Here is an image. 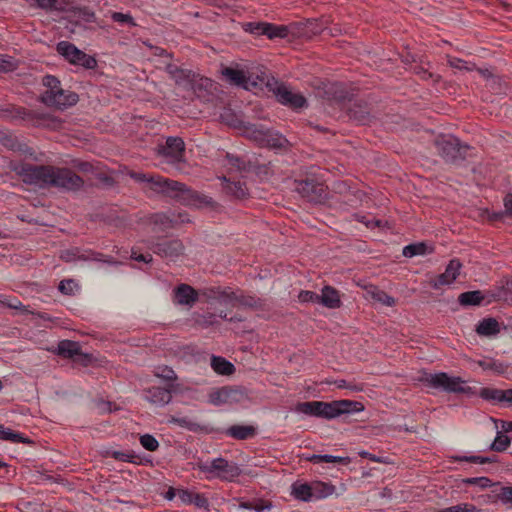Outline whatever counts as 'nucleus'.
<instances>
[{"label": "nucleus", "mask_w": 512, "mask_h": 512, "mask_svg": "<svg viewBox=\"0 0 512 512\" xmlns=\"http://www.w3.org/2000/svg\"><path fill=\"white\" fill-rule=\"evenodd\" d=\"M129 175L135 181H137L139 183H146L147 185L149 183V179L152 176L150 174H144V173H138V172H131Z\"/></svg>", "instance_id": "obj_59"}, {"label": "nucleus", "mask_w": 512, "mask_h": 512, "mask_svg": "<svg viewBox=\"0 0 512 512\" xmlns=\"http://www.w3.org/2000/svg\"><path fill=\"white\" fill-rule=\"evenodd\" d=\"M217 299L221 302L230 303L232 301H237L239 304L244 306L253 307L257 304V300L253 297L246 296H236L234 292L220 291L218 292Z\"/></svg>", "instance_id": "obj_27"}, {"label": "nucleus", "mask_w": 512, "mask_h": 512, "mask_svg": "<svg viewBox=\"0 0 512 512\" xmlns=\"http://www.w3.org/2000/svg\"><path fill=\"white\" fill-rule=\"evenodd\" d=\"M224 183V190L228 195H231L238 199H243L248 195L247 188L244 183L237 181L231 182L225 176L220 178Z\"/></svg>", "instance_id": "obj_26"}, {"label": "nucleus", "mask_w": 512, "mask_h": 512, "mask_svg": "<svg viewBox=\"0 0 512 512\" xmlns=\"http://www.w3.org/2000/svg\"><path fill=\"white\" fill-rule=\"evenodd\" d=\"M253 135L256 140L274 148H282L288 143L286 138L278 135H271L269 130L264 131L262 129H254Z\"/></svg>", "instance_id": "obj_21"}, {"label": "nucleus", "mask_w": 512, "mask_h": 512, "mask_svg": "<svg viewBox=\"0 0 512 512\" xmlns=\"http://www.w3.org/2000/svg\"><path fill=\"white\" fill-rule=\"evenodd\" d=\"M3 304H5L7 307L15 310H20L22 313H31L35 314L34 312L28 310L26 306H24L19 300H8V301H2Z\"/></svg>", "instance_id": "obj_53"}, {"label": "nucleus", "mask_w": 512, "mask_h": 512, "mask_svg": "<svg viewBox=\"0 0 512 512\" xmlns=\"http://www.w3.org/2000/svg\"><path fill=\"white\" fill-rule=\"evenodd\" d=\"M231 397V390L222 387L220 389L214 390L209 394V402L213 405L220 406L228 402Z\"/></svg>", "instance_id": "obj_32"}, {"label": "nucleus", "mask_w": 512, "mask_h": 512, "mask_svg": "<svg viewBox=\"0 0 512 512\" xmlns=\"http://www.w3.org/2000/svg\"><path fill=\"white\" fill-rule=\"evenodd\" d=\"M229 164L238 170L244 169V163L238 157L227 154Z\"/></svg>", "instance_id": "obj_61"}, {"label": "nucleus", "mask_w": 512, "mask_h": 512, "mask_svg": "<svg viewBox=\"0 0 512 512\" xmlns=\"http://www.w3.org/2000/svg\"><path fill=\"white\" fill-rule=\"evenodd\" d=\"M498 497L503 503H512V487H502Z\"/></svg>", "instance_id": "obj_58"}, {"label": "nucleus", "mask_w": 512, "mask_h": 512, "mask_svg": "<svg viewBox=\"0 0 512 512\" xmlns=\"http://www.w3.org/2000/svg\"><path fill=\"white\" fill-rule=\"evenodd\" d=\"M78 17L85 22H94L95 21V13L87 7L79 8L77 10Z\"/></svg>", "instance_id": "obj_54"}, {"label": "nucleus", "mask_w": 512, "mask_h": 512, "mask_svg": "<svg viewBox=\"0 0 512 512\" xmlns=\"http://www.w3.org/2000/svg\"><path fill=\"white\" fill-rule=\"evenodd\" d=\"M223 75L236 85H246V75L242 70L227 67L223 70Z\"/></svg>", "instance_id": "obj_35"}, {"label": "nucleus", "mask_w": 512, "mask_h": 512, "mask_svg": "<svg viewBox=\"0 0 512 512\" xmlns=\"http://www.w3.org/2000/svg\"><path fill=\"white\" fill-rule=\"evenodd\" d=\"M311 460H313L316 463H341V464H348L350 462L349 457H340V456H333V455H314Z\"/></svg>", "instance_id": "obj_40"}, {"label": "nucleus", "mask_w": 512, "mask_h": 512, "mask_svg": "<svg viewBox=\"0 0 512 512\" xmlns=\"http://www.w3.org/2000/svg\"><path fill=\"white\" fill-rule=\"evenodd\" d=\"M175 299L179 305L192 306L198 300L197 291L188 284H180L175 290Z\"/></svg>", "instance_id": "obj_20"}, {"label": "nucleus", "mask_w": 512, "mask_h": 512, "mask_svg": "<svg viewBox=\"0 0 512 512\" xmlns=\"http://www.w3.org/2000/svg\"><path fill=\"white\" fill-rule=\"evenodd\" d=\"M266 85L283 105L294 109H299L307 105V101L303 95L293 92L285 84L279 83L274 78L268 79Z\"/></svg>", "instance_id": "obj_6"}, {"label": "nucleus", "mask_w": 512, "mask_h": 512, "mask_svg": "<svg viewBox=\"0 0 512 512\" xmlns=\"http://www.w3.org/2000/svg\"><path fill=\"white\" fill-rule=\"evenodd\" d=\"M481 397L486 400H491L497 403L503 402V390L494 388H484L480 393Z\"/></svg>", "instance_id": "obj_42"}, {"label": "nucleus", "mask_w": 512, "mask_h": 512, "mask_svg": "<svg viewBox=\"0 0 512 512\" xmlns=\"http://www.w3.org/2000/svg\"><path fill=\"white\" fill-rule=\"evenodd\" d=\"M478 508L470 503H461L455 506L447 507L438 512H478Z\"/></svg>", "instance_id": "obj_44"}, {"label": "nucleus", "mask_w": 512, "mask_h": 512, "mask_svg": "<svg viewBox=\"0 0 512 512\" xmlns=\"http://www.w3.org/2000/svg\"><path fill=\"white\" fill-rule=\"evenodd\" d=\"M0 440L10 441L12 443H32V441L23 434L15 432L2 424H0Z\"/></svg>", "instance_id": "obj_30"}, {"label": "nucleus", "mask_w": 512, "mask_h": 512, "mask_svg": "<svg viewBox=\"0 0 512 512\" xmlns=\"http://www.w3.org/2000/svg\"><path fill=\"white\" fill-rule=\"evenodd\" d=\"M462 269V263L460 260L454 258L449 261L445 268V271L429 280V286L435 290L440 289L442 286H448L454 283L457 277L460 275Z\"/></svg>", "instance_id": "obj_12"}, {"label": "nucleus", "mask_w": 512, "mask_h": 512, "mask_svg": "<svg viewBox=\"0 0 512 512\" xmlns=\"http://www.w3.org/2000/svg\"><path fill=\"white\" fill-rule=\"evenodd\" d=\"M295 411L308 416H314L324 419H334V407L332 402L323 401H307L300 402L296 405Z\"/></svg>", "instance_id": "obj_9"}, {"label": "nucleus", "mask_w": 512, "mask_h": 512, "mask_svg": "<svg viewBox=\"0 0 512 512\" xmlns=\"http://www.w3.org/2000/svg\"><path fill=\"white\" fill-rule=\"evenodd\" d=\"M56 50L73 65H79L86 69H94L97 66V61L93 56L86 54L68 41L59 42Z\"/></svg>", "instance_id": "obj_7"}, {"label": "nucleus", "mask_w": 512, "mask_h": 512, "mask_svg": "<svg viewBox=\"0 0 512 512\" xmlns=\"http://www.w3.org/2000/svg\"><path fill=\"white\" fill-rule=\"evenodd\" d=\"M226 434L237 440H246L255 436L256 429L251 425H233L226 430Z\"/></svg>", "instance_id": "obj_25"}, {"label": "nucleus", "mask_w": 512, "mask_h": 512, "mask_svg": "<svg viewBox=\"0 0 512 512\" xmlns=\"http://www.w3.org/2000/svg\"><path fill=\"white\" fill-rule=\"evenodd\" d=\"M435 147L438 154L448 163H458L472 156L473 148L462 143L453 135H441L435 140Z\"/></svg>", "instance_id": "obj_2"}, {"label": "nucleus", "mask_w": 512, "mask_h": 512, "mask_svg": "<svg viewBox=\"0 0 512 512\" xmlns=\"http://www.w3.org/2000/svg\"><path fill=\"white\" fill-rule=\"evenodd\" d=\"M140 444L143 448L148 451H156L159 447V442L157 439L150 434H144L140 437Z\"/></svg>", "instance_id": "obj_45"}, {"label": "nucleus", "mask_w": 512, "mask_h": 512, "mask_svg": "<svg viewBox=\"0 0 512 512\" xmlns=\"http://www.w3.org/2000/svg\"><path fill=\"white\" fill-rule=\"evenodd\" d=\"M197 468L207 475V479L218 478L229 482L239 477L242 472L238 464L222 457L215 458L210 462H198Z\"/></svg>", "instance_id": "obj_4"}, {"label": "nucleus", "mask_w": 512, "mask_h": 512, "mask_svg": "<svg viewBox=\"0 0 512 512\" xmlns=\"http://www.w3.org/2000/svg\"><path fill=\"white\" fill-rule=\"evenodd\" d=\"M43 85L46 90L41 95V101L49 107L65 109L78 102V95L70 90L63 89L60 81L55 76H45Z\"/></svg>", "instance_id": "obj_1"}, {"label": "nucleus", "mask_w": 512, "mask_h": 512, "mask_svg": "<svg viewBox=\"0 0 512 512\" xmlns=\"http://www.w3.org/2000/svg\"><path fill=\"white\" fill-rule=\"evenodd\" d=\"M193 491H190L188 489H178L177 490V496L181 500L182 503L191 505L192 504V495Z\"/></svg>", "instance_id": "obj_56"}, {"label": "nucleus", "mask_w": 512, "mask_h": 512, "mask_svg": "<svg viewBox=\"0 0 512 512\" xmlns=\"http://www.w3.org/2000/svg\"><path fill=\"white\" fill-rule=\"evenodd\" d=\"M455 461H466V462H471V463H475V464H486V463H491L493 460L489 457H483V456H475V455H472V456H454L452 457Z\"/></svg>", "instance_id": "obj_47"}, {"label": "nucleus", "mask_w": 512, "mask_h": 512, "mask_svg": "<svg viewBox=\"0 0 512 512\" xmlns=\"http://www.w3.org/2000/svg\"><path fill=\"white\" fill-rule=\"evenodd\" d=\"M14 171L22 178L23 182L41 189L51 188L53 166L33 165L29 163L19 164Z\"/></svg>", "instance_id": "obj_3"}, {"label": "nucleus", "mask_w": 512, "mask_h": 512, "mask_svg": "<svg viewBox=\"0 0 512 512\" xmlns=\"http://www.w3.org/2000/svg\"><path fill=\"white\" fill-rule=\"evenodd\" d=\"M211 367L219 375H231L235 371L234 365L220 356H212Z\"/></svg>", "instance_id": "obj_28"}, {"label": "nucleus", "mask_w": 512, "mask_h": 512, "mask_svg": "<svg viewBox=\"0 0 512 512\" xmlns=\"http://www.w3.org/2000/svg\"><path fill=\"white\" fill-rule=\"evenodd\" d=\"M503 288L505 297L512 300V279L508 280Z\"/></svg>", "instance_id": "obj_64"}, {"label": "nucleus", "mask_w": 512, "mask_h": 512, "mask_svg": "<svg viewBox=\"0 0 512 512\" xmlns=\"http://www.w3.org/2000/svg\"><path fill=\"white\" fill-rule=\"evenodd\" d=\"M450 65L457 69H466L471 70L470 67L467 66V62L459 59V58H453L449 61Z\"/></svg>", "instance_id": "obj_60"}, {"label": "nucleus", "mask_w": 512, "mask_h": 512, "mask_svg": "<svg viewBox=\"0 0 512 512\" xmlns=\"http://www.w3.org/2000/svg\"><path fill=\"white\" fill-rule=\"evenodd\" d=\"M250 32L256 35H267L270 39L285 38L288 35V29L283 25H274L270 23H249Z\"/></svg>", "instance_id": "obj_18"}, {"label": "nucleus", "mask_w": 512, "mask_h": 512, "mask_svg": "<svg viewBox=\"0 0 512 512\" xmlns=\"http://www.w3.org/2000/svg\"><path fill=\"white\" fill-rule=\"evenodd\" d=\"M176 199H178L185 205L194 206L196 208H202L204 206H214V201L212 198L188 188L183 183L182 188L179 189V194L178 197H176Z\"/></svg>", "instance_id": "obj_15"}, {"label": "nucleus", "mask_w": 512, "mask_h": 512, "mask_svg": "<svg viewBox=\"0 0 512 512\" xmlns=\"http://www.w3.org/2000/svg\"><path fill=\"white\" fill-rule=\"evenodd\" d=\"M313 485L314 499L326 498L335 492V487L324 482H315Z\"/></svg>", "instance_id": "obj_36"}, {"label": "nucleus", "mask_w": 512, "mask_h": 512, "mask_svg": "<svg viewBox=\"0 0 512 512\" xmlns=\"http://www.w3.org/2000/svg\"><path fill=\"white\" fill-rule=\"evenodd\" d=\"M475 331L479 336L493 337L500 332V324L495 318H484L477 324Z\"/></svg>", "instance_id": "obj_24"}, {"label": "nucleus", "mask_w": 512, "mask_h": 512, "mask_svg": "<svg viewBox=\"0 0 512 512\" xmlns=\"http://www.w3.org/2000/svg\"><path fill=\"white\" fill-rule=\"evenodd\" d=\"M335 418L342 414H350L356 412H362L365 407L361 402L353 400H339L333 401Z\"/></svg>", "instance_id": "obj_23"}, {"label": "nucleus", "mask_w": 512, "mask_h": 512, "mask_svg": "<svg viewBox=\"0 0 512 512\" xmlns=\"http://www.w3.org/2000/svg\"><path fill=\"white\" fill-rule=\"evenodd\" d=\"M429 252H431V249H428V246L425 243L419 242L405 246L402 254L407 258H411L418 255H425Z\"/></svg>", "instance_id": "obj_34"}, {"label": "nucleus", "mask_w": 512, "mask_h": 512, "mask_svg": "<svg viewBox=\"0 0 512 512\" xmlns=\"http://www.w3.org/2000/svg\"><path fill=\"white\" fill-rule=\"evenodd\" d=\"M196 322L202 327H205V328L209 327L211 325H214L217 322L216 315L212 314V313H205V314L199 315L196 318Z\"/></svg>", "instance_id": "obj_50"}, {"label": "nucleus", "mask_w": 512, "mask_h": 512, "mask_svg": "<svg viewBox=\"0 0 512 512\" xmlns=\"http://www.w3.org/2000/svg\"><path fill=\"white\" fill-rule=\"evenodd\" d=\"M484 299L481 291H468L461 293L458 301L462 306L479 305Z\"/></svg>", "instance_id": "obj_31"}, {"label": "nucleus", "mask_w": 512, "mask_h": 512, "mask_svg": "<svg viewBox=\"0 0 512 512\" xmlns=\"http://www.w3.org/2000/svg\"><path fill=\"white\" fill-rule=\"evenodd\" d=\"M272 507L271 503H255L253 504L252 510L255 512H264L266 510H270Z\"/></svg>", "instance_id": "obj_63"}, {"label": "nucleus", "mask_w": 512, "mask_h": 512, "mask_svg": "<svg viewBox=\"0 0 512 512\" xmlns=\"http://www.w3.org/2000/svg\"><path fill=\"white\" fill-rule=\"evenodd\" d=\"M111 456L119 461L129 462V463H137L139 457L135 455L133 452H121V451H113Z\"/></svg>", "instance_id": "obj_46"}, {"label": "nucleus", "mask_w": 512, "mask_h": 512, "mask_svg": "<svg viewBox=\"0 0 512 512\" xmlns=\"http://www.w3.org/2000/svg\"><path fill=\"white\" fill-rule=\"evenodd\" d=\"M153 251L161 257L169 260H175L183 253L184 246L178 239L164 240L155 244Z\"/></svg>", "instance_id": "obj_17"}, {"label": "nucleus", "mask_w": 512, "mask_h": 512, "mask_svg": "<svg viewBox=\"0 0 512 512\" xmlns=\"http://www.w3.org/2000/svg\"><path fill=\"white\" fill-rule=\"evenodd\" d=\"M298 299L301 303H317L319 299V294L308 291V290H302L298 294Z\"/></svg>", "instance_id": "obj_49"}, {"label": "nucleus", "mask_w": 512, "mask_h": 512, "mask_svg": "<svg viewBox=\"0 0 512 512\" xmlns=\"http://www.w3.org/2000/svg\"><path fill=\"white\" fill-rule=\"evenodd\" d=\"M60 258L65 262L97 261L111 263V261L105 259L104 255L101 253H97L88 249H81L78 247H73L62 251L60 254Z\"/></svg>", "instance_id": "obj_13"}, {"label": "nucleus", "mask_w": 512, "mask_h": 512, "mask_svg": "<svg viewBox=\"0 0 512 512\" xmlns=\"http://www.w3.org/2000/svg\"><path fill=\"white\" fill-rule=\"evenodd\" d=\"M31 7L40 8L44 10H57L59 9V0H25Z\"/></svg>", "instance_id": "obj_41"}, {"label": "nucleus", "mask_w": 512, "mask_h": 512, "mask_svg": "<svg viewBox=\"0 0 512 512\" xmlns=\"http://www.w3.org/2000/svg\"><path fill=\"white\" fill-rule=\"evenodd\" d=\"M56 353L83 365H88L91 361V356L81 351L79 343L71 340L60 341Z\"/></svg>", "instance_id": "obj_10"}, {"label": "nucleus", "mask_w": 512, "mask_h": 512, "mask_svg": "<svg viewBox=\"0 0 512 512\" xmlns=\"http://www.w3.org/2000/svg\"><path fill=\"white\" fill-rule=\"evenodd\" d=\"M372 298L385 305V306H388V307H391L393 305H395V299L391 296H389L388 294H386L384 291L382 290H375L372 292Z\"/></svg>", "instance_id": "obj_43"}, {"label": "nucleus", "mask_w": 512, "mask_h": 512, "mask_svg": "<svg viewBox=\"0 0 512 512\" xmlns=\"http://www.w3.org/2000/svg\"><path fill=\"white\" fill-rule=\"evenodd\" d=\"M424 381L433 388H441L449 393H469L471 391L462 378L449 376L444 372L427 374Z\"/></svg>", "instance_id": "obj_5"}, {"label": "nucleus", "mask_w": 512, "mask_h": 512, "mask_svg": "<svg viewBox=\"0 0 512 512\" xmlns=\"http://www.w3.org/2000/svg\"><path fill=\"white\" fill-rule=\"evenodd\" d=\"M153 373L155 377L160 378L166 382H173L177 380L175 371L166 365H159L155 367Z\"/></svg>", "instance_id": "obj_37"}, {"label": "nucleus", "mask_w": 512, "mask_h": 512, "mask_svg": "<svg viewBox=\"0 0 512 512\" xmlns=\"http://www.w3.org/2000/svg\"><path fill=\"white\" fill-rule=\"evenodd\" d=\"M165 70L176 85L185 88L194 86L196 75L191 70L179 68L174 64H168Z\"/></svg>", "instance_id": "obj_19"}, {"label": "nucleus", "mask_w": 512, "mask_h": 512, "mask_svg": "<svg viewBox=\"0 0 512 512\" xmlns=\"http://www.w3.org/2000/svg\"><path fill=\"white\" fill-rule=\"evenodd\" d=\"M148 187L155 193L176 198L178 197L179 189L182 188V183L159 175H152L149 179Z\"/></svg>", "instance_id": "obj_11"}, {"label": "nucleus", "mask_w": 512, "mask_h": 512, "mask_svg": "<svg viewBox=\"0 0 512 512\" xmlns=\"http://www.w3.org/2000/svg\"><path fill=\"white\" fill-rule=\"evenodd\" d=\"M191 500L192 504L195 505L197 508L205 510L209 509V501L203 494L194 492Z\"/></svg>", "instance_id": "obj_51"}, {"label": "nucleus", "mask_w": 512, "mask_h": 512, "mask_svg": "<svg viewBox=\"0 0 512 512\" xmlns=\"http://www.w3.org/2000/svg\"><path fill=\"white\" fill-rule=\"evenodd\" d=\"M84 185V180L68 168L53 166L51 188L65 191H77Z\"/></svg>", "instance_id": "obj_8"}, {"label": "nucleus", "mask_w": 512, "mask_h": 512, "mask_svg": "<svg viewBox=\"0 0 512 512\" xmlns=\"http://www.w3.org/2000/svg\"><path fill=\"white\" fill-rule=\"evenodd\" d=\"M505 214L512 217V194H508L504 198Z\"/></svg>", "instance_id": "obj_62"}, {"label": "nucleus", "mask_w": 512, "mask_h": 512, "mask_svg": "<svg viewBox=\"0 0 512 512\" xmlns=\"http://www.w3.org/2000/svg\"><path fill=\"white\" fill-rule=\"evenodd\" d=\"M173 391H176L173 384L167 388L153 386L143 390V398L155 406L163 407L171 402Z\"/></svg>", "instance_id": "obj_14"}, {"label": "nucleus", "mask_w": 512, "mask_h": 512, "mask_svg": "<svg viewBox=\"0 0 512 512\" xmlns=\"http://www.w3.org/2000/svg\"><path fill=\"white\" fill-rule=\"evenodd\" d=\"M466 484L470 485H479L482 488H486L491 486V480L487 477H474V478H467L464 480Z\"/></svg>", "instance_id": "obj_52"}, {"label": "nucleus", "mask_w": 512, "mask_h": 512, "mask_svg": "<svg viewBox=\"0 0 512 512\" xmlns=\"http://www.w3.org/2000/svg\"><path fill=\"white\" fill-rule=\"evenodd\" d=\"M184 141L179 137H168L166 144L159 149V154L170 159L171 162H179L184 155Z\"/></svg>", "instance_id": "obj_16"}, {"label": "nucleus", "mask_w": 512, "mask_h": 512, "mask_svg": "<svg viewBox=\"0 0 512 512\" xmlns=\"http://www.w3.org/2000/svg\"><path fill=\"white\" fill-rule=\"evenodd\" d=\"M77 288V284L72 279H64L59 283L58 289L61 293L65 295L74 294L75 289Z\"/></svg>", "instance_id": "obj_48"}, {"label": "nucleus", "mask_w": 512, "mask_h": 512, "mask_svg": "<svg viewBox=\"0 0 512 512\" xmlns=\"http://www.w3.org/2000/svg\"><path fill=\"white\" fill-rule=\"evenodd\" d=\"M291 494L298 500L309 502L314 499L313 485L306 483H294Z\"/></svg>", "instance_id": "obj_29"}, {"label": "nucleus", "mask_w": 512, "mask_h": 512, "mask_svg": "<svg viewBox=\"0 0 512 512\" xmlns=\"http://www.w3.org/2000/svg\"><path fill=\"white\" fill-rule=\"evenodd\" d=\"M111 17L117 23L135 25L133 18L129 14L114 12Z\"/></svg>", "instance_id": "obj_55"}, {"label": "nucleus", "mask_w": 512, "mask_h": 512, "mask_svg": "<svg viewBox=\"0 0 512 512\" xmlns=\"http://www.w3.org/2000/svg\"><path fill=\"white\" fill-rule=\"evenodd\" d=\"M16 68L14 61L12 58L8 57H2L0 56V71L1 72H7L14 70Z\"/></svg>", "instance_id": "obj_57"}, {"label": "nucleus", "mask_w": 512, "mask_h": 512, "mask_svg": "<svg viewBox=\"0 0 512 512\" xmlns=\"http://www.w3.org/2000/svg\"><path fill=\"white\" fill-rule=\"evenodd\" d=\"M318 304L330 309L339 308L341 300L338 291L331 286L323 287L321 295H319Z\"/></svg>", "instance_id": "obj_22"}, {"label": "nucleus", "mask_w": 512, "mask_h": 512, "mask_svg": "<svg viewBox=\"0 0 512 512\" xmlns=\"http://www.w3.org/2000/svg\"><path fill=\"white\" fill-rule=\"evenodd\" d=\"M168 423L170 424H175L181 428H185L189 431H196L198 428H199V425L192 421L190 418L188 417H175V416H171L169 419H168Z\"/></svg>", "instance_id": "obj_39"}, {"label": "nucleus", "mask_w": 512, "mask_h": 512, "mask_svg": "<svg viewBox=\"0 0 512 512\" xmlns=\"http://www.w3.org/2000/svg\"><path fill=\"white\" fill-rule=\"evenodd\" d=\"M297 191L300 194H302L303 197L308 198L311 201H314L315 197L313 196V194L316 193L317 191H322V187L314 185L312 181L305 180L298 183Z\"/></svg>", "instance_id": "obj_33"}, {"label": "nucleus", "mask_w": 512, "mask_h": 512, "mask_svg": "<svg viewBox=\"0 0 512 512\" xmlns=\"http://www.w3.org/2000/svg\"><path fill=\"white\" fill-rule=\"evenodd\" d=\"M510 442V438L503 433V430L499 431L497 432V435L492 442L490 449L496 452H503L508 448Z\"/></svg>", "instance_id": "obj_38"}]
</instances>
